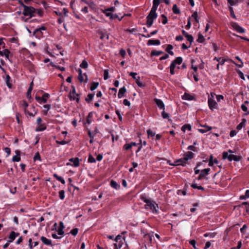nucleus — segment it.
I'll use <instances>...</instances> for the list:
<instances>
[{
    "label": "nucleus",
    "instance_id": "f257e3e1",
    "mask_svg": "<svg viewBox=\"0 0 249 249\" xmlns=\"http://www.w3.org/2000/svg\"><path fill=\"white\" fill-rule=\"evenodd\" d=\"M156 11V9L151 8L150 13L146 17V25L148 28L152 25L154 20L156 19L158 17Z\"/></svg>",
    "mask_w": 249,
    "mask_h": 249
},
{
    "label": "nucleus",
    "instance_id": "f03ea898",
    "mask_svg": "<svg viewBox=\"0 0 249 249\" xmlns=\"http://www.w3.org/2000/svg\"><path fill=\"white\" fill-rule=\"evenodd\" d=\"M194 154L192 152H188L184 154L183 158L177 160L175 162L176 165H182L184 166L187 160L189 159H192L194 157Z\"/></svg>",
    "mask_w": 249,
    "mask_h": 249
},
{
    "label": "nucleus",
    "instance_id": "7ed1b4c3",
    "mask_svg": "<svg viewBox=\"0 0 249 249\" xmlns=\"http://www.w3.org/2000/svg\"><path fill=\"white\" fill-rule=\"evenodd\" d=\"M145 208L146 209H149L153 213H158V205L154 200H151L147 204H145Z\"/></svg>",
    "mask_w": 249,
    "mask_h": 249
},
{
    "label": "nucleus",
    "instance_id": "20e7f679",
    "mask_svg": "<svg viewBox=\"0 0 249 249\" xmlns=\"http://www.w3.org/2000/svg\"><path fill=\"white\" fill-rule=\"evenodd\" d=\"M215 94L211 92V97H209L208 103V106L210 109L213 111L214 109H217L218 107V105L216 101L214 100V95Z\"/></svg>",
    "mask_w": 249,
    "mask_h": 249
},
{
    "label": "nucleus",
    "instance_id": "39448f33",
    "mask_svg": "<svg viewBox=\"0 0 249 249\" xmlns=\"http://www.w3.org/2000/svg\"><path fill=\"white\" fill-rule=\"evenodd\" d=\"M182 62V58L181 57H178L174 60L172 61L170 66V72L172 75L175 74L174 69L176 65H180Z\"/></svg>",
    "mask_w": 249,
    "mask_h": 249
},
{
    "label": "nucleus",
    "instance_id": "423d86ee",
    "mask_svg": "<svg viewBox=\"0 0 249 249\" xmlns=\"http://www.w3.org/2000/svg\"><path fill=\"white\" fill-rule=\"evenodd\" d=\"M35 13V9L32 6L24 5L23 14L25 16L32 17Z\"/></svg>",
    "mask_w": 249,
    "mask_h": 249
},
{
    "label": "nucleus",
    "instance_id": "0eeeda50",
    "mask_svg": "<svg viewBox=\"0 0 249 249\" xmlns=\"http://www.w3.org/2000/svg\"><path fill=\"white\" fill-rule=\"evenodd\" d=\"M115 243H114V249H120L122 246V237L120 235H118L115 238Z\"/></svg>",
    "mask_w": 249,
    "mask_h": 249
},
{
    "label": "nucleus",
    "instance_id": "6e6552de",
    "mask_svg": "<svg viewBox=\"0 0 249 249\" xmlns=\"http://www.w3.org/2000/svg\"><path fill=\"white\" fill-rule=\"evenodd\" d=\"M49 96V94L45 93L41 97L36 96L35 99L39 104L45 103H46Z\"/></svg>",
    "mask_w": 249,
    "mask_h": 249
},
{
    "label": "nucleus",
    "instance_id": "1a4fd4ad",
    "mask_svg": "<svg viewBox=\"0 0 249 249\" xmlns=\"http://www.w3.org/2000/svg\"><path fill=\"white\" fill-rule=\"evenodd\" d=\"M46 30V28L44 26H42L40 28H36L35 30L34 31V35L36 37L39 38L43 35V33L42 32V31H44Z\"/></svg>",
    "mask_w": 249,
    "mask_h": 249
},
{
    "label": "nucleus",
    "instance_id": "9d476101",
    "mask_svg": "<svg viewBox=\"0 0 249 249\" xmlns=\"http://www.w3.org/2000/svg\"><path fill=\"white\" fill-rule=\"evenodd\" d=\"M210 171V168H206L201 170L200 174L198 177V179L201 180L202 178H205V177L209 174Z\"/></svg>",
    "mask_w": 249,
    "mask_h": 249
},
{
    "label": "nucleus",
    "instance_id": "9b49d317",
    "mask_svg": "<svg viewBox=\"0 0 249 249\" xmlns=\"http://www.w3.org/2000/svg\"><path fill=\"white\" fill-rule=\"evenodd\" d=\"M78 94L76 93L75 89L73 88L72 91L70 93V100H76L77 102H79L80 99L78 98Z\"/></svg>",
    "mask_w": 249,
    "mask_h": 249
},
{
    "label": "nucleus",
    "instance_id": "f8f14e48",
    "mask_svg": "<svg viewBox=\"0 0 249 249\" xmlns=\"http://www.w3.org/2000/svg\"><path fill=\"white\" fill-rule=\"evenodd\" d=\"M155 103L158 107L160 109H165V106L163 102L160 100L159 99H155L154 100Z\"/></svg>",
    "mask_w": 249,
    "mask_h": 249
},
{
    "label": "nucleus",
    "instance_id": "ddd939ff",
    "mask_svg": "<svg viewBox=\"0 0 249 249\" xmlns=\"http://www.w3.org/2000/svg\"><path fill=\"white\" fill-rule=\"evenodd\" d=\"M82 71L81 69L78 70V80L80 82H83L85 81L84 78V75L86 76L85 81L87 82L88 81V77L86 73H84V75L82 74Z\"/></svg>",
    "mask_w": 249,
    "mask_h": 249
},
{
    "label": "nucleus",
    "instance_id": "4468645a",
    "mask_svg": "<svg viewBox=\"0 0 249 249\" xmlns=\"http://www.w3.org/2000/svg\"><path fill=\"white\" fill-rule=\"evenodd\" d=\"M234 155L233 154H228V152H224L222 154V158L223 159H227L229 161H231L232 160V159L234 157Z\"/></svg>",
    "mask_w": 249,
    "mask_h": 249
},
{
    "label": "nucleus",
    "instance_id": "2eb2a0df",
    "mask_svg": "<svg viewBox=\"0 0 249 249\" xmlns=\"http://www.w3.org/2000/svg\"><path fill=\"white\" fill-rule=\"evenodd\" d=\"M147 45H159L160 44V41L158 39H149L147 43Z\"/></svg>",
    "mask_w": 249,
    "mask_h": 249
},
{
    "label": "nucleus",
    "instance_id": "dca6fc26",
    "mask_svg": "<svg viewBox=\"0 0 249 249\" xmlns=\"http://www.w3.org/2000/svg\"><path fill=\"white\" fill-rule=\"evenodd\" d=\"M19 235L18 233H16L15 231H12L11 232L9 236V239H10L8 242H11L13 241L16 237L18 236Z\"/></svg>",
    "mask_w": 249,
    "mask_h": 249
},
{
    "label": "nucleus",
    "instance_id": "f3484780",
    "mask_svg": "<svg viewBox=\"0 0 249 249\" xmlns=\"http://www.w3.org/2000/svg\"><path fill=\"white\" fill-rule=\"evenodd\" d=\"M234 29L239 33H245V30L238 24L235 23L233 26Z\"/></svg>",
    "mask_w": 249,
    "mask_h": 249
},
{
    "label": "nucleus",
    "instance_id": "a211bd4d",
    "mask_svg": "<svg viewBox=\"0 0 249 249\" xmlns=\"http://www.w3.org/2000/svg\"><path fill=\"white\" fill-rule=\"evenodd\" d=\"M126 89L124 87H123V88L120 89L118 94V97L119 98H121L122 97H123L124 95V94L126 92Z\"/></svg>",
    "mask_w": 249,
    "mask_h": 249
},
{
    "label": "nucleus",
    "instance_id": "6ab92c4d",
    "mask_svg": "<svg viewBox=\"0 0 249 249\" xmlns=\"http://www.w3.org/2000/svg\"><path fill=\"white\" fill-rule=\"evenodd\" d=\"M69 161L73 163V165L74 167H78L79 165V160L78 158H71Z\"/></svg>",
    "mask_w": 249,
    "mask_h": 249
},
{
    "label": "nucleus",
    "instance_id": "aec40b11",
    "mask_svg": "<svg viewBox=\"0 0 249 249\" xmlns=\"http://www.w3.org/2000/svg\"><path fill=\"white\" fill-rule=\"evenodd\" d=\"M5 82L7 87L11 89L12 88L11 78L10 76L7 74L5 77Z\"/></svg>",
    "mask_w": 249,
    "mask_h": 249
},
{
    "label": "nucleus",
    "instance_id": "412c9836",
    "mask_svg": "<svg viewBox=\"0 0 249 249\" xmlns=\"http://www.w3.org/2000/svg\"><path fill=\"white\" fill-rule=\"evenodd\" d=\"M41 240L45 245L48 246L52 245V241L44 236H42L41 237Z\"/></svg>",
    "mask_w": 249,
    "mask_h": 249
},
{
    "label": "nucleus",
    "instance_id": "4be33fe9",
    "mask_svg": "<svg viewBox=\"0 0 249 249\" xmlns=\"http://www.w3.org/2000/svg\"><path fill=\"white\" fill-rule=\"evenodd\" d=\"M214 60H216V61L218 62L219 64L221 65H223L225 62H226L227 60L226 59H224L222 57H215L213 58Z\"/></svg>",
    "mask_w": 249,
    "mask_h": 249
},
{
    "label": "nucleus",
    "instance_id": "5701e85b",
    "mask_svg": "<svg viewBox=\"0 0 249 249\" xmlns=\"http://www.w3.org/2000/svg\"><path fill=\"white\" fill-rule=\"evenodd\" d=\"M80 2L81 3H84L85 4H87L91 8H93V7H94V2L92 1H91V0L88 1L87 0H81Z\"/></svg>",
    "mask_w": 249,
    "mask_h": 249
},
{
    "label": "nucleus",
    "instance_id": "b1692460",
    "mask_svg": "<svg viewBox=\"0 0 249 249\" xmlns=\"http://www.w3.org/2000/svg\"><path fill=\"white\" fill-rule=\"evenodd\" d=\"M182 99L186 100H193L194 99L193 96L188 94V93H185L183 96H182Z\"/></svg>",
    "mask_w": 249,
    "mask_h": 249
},
{
    "label": "nucleus",
    "instance_id": "393cba45",
    "mask_svg": "<svg viewBox=\"0 0 249 249\" xmlns=\"http://www.w3.org/2000/svg\"><path fill=\"white\" fill-rule=\"evenodd\" d=\"M160 2H161L160 0H153V6L151 8L157 10Z\"/></svg>",
    "mask_w": 249,
    "mask_h": 249
},
{
    "label": "nucleus",
    "instance_id": "a878e982",
    "mask_svg": "<svg viewBox=\"0 0 249 249\" xmlns=\"http://www.w3.org/2000/svg\"><path fill=\"white\" fill-rule=\"evenodd\" d=\"M110 184L111 187L115 189L116 190H117L120 188V185L115 181L111 180Z\"/></svg>",
    "mask_w": 249,
    "mask_h": 249
},
{
    "label": "nucleus",
    "instance_id": "bb28decb",
    "mask_svg": "<svg viewBox=\"0 0 249 249\" xmlns=\"http://www.w3.org/2000/svg\"><path fill=\"white\" fill-rule=\"evenodd\" d=\"M186 130L190 131L191 130V126L189 124H185L181 127V130L185 132Z\"/></svg>",
    "mask_w": 249,
    "mask_h": 249
},
{
    "label": "nucleus",
    "instance_id": "cd10ccee",
    "mask_svg": "<svg viewBox=\"0 0 249 249\" xmlns=\"http://www.w3.org/2000/svg\"><path fill=\"white\" fill-rule=\"evenodd\" d=\"M163 52L161 51H156L154 50L152 51L151 53V56H159L161 54H162Z\"/></svg>",
    "mask_w": 249,
    "mask_h": 249
},
{
    "label": "nucleus",
    "instance_id": "c85d7f7f",
    "mask_svg": "<svg viewBox=\"0 0 249 249\" xmlns=\"http://www.w3.org/2000/svg\"><path fill=\"white\" fill-rule=\"evenodd\" d=\"M191 186L193 188V189H197L198 190H204V188L201 186H198L197 185V184L195 182H194L193 183Z\"/></svg>",
    "mask_w": 249,
    "mask_h": 249
},
{
    "label": "nucleus",
    "instance_id": "c756f323",
    "mask_svg": "<svg viewBox=\"0 0 249 249\" xmlns=\"http://www.w3.org/2000/svg\"><path fill=\"white\" fill-rule=\"evenodd\" d=\"M172 10L175 14H179L180 13L179 9L178 7L176 4H174L173 5Z\"/></svg>",
    "mask_w": 249,
    "mask_h": 249
},
{
    "label": "nucleus",
    "instance_id": "7c9ffc66",
    "mask_svg": "<svg viewBox=\"0 0 249 249\" xmlns=\"http://www.w3.org/2000/svg\"><path fill=\"white\" fill-rule=\"evenodd\" d=\"M103 12L107 17H109L110 19H113V14L111 12H109L107 9H105Z\"/></svg>",
    "mask_w": 249,
    "mask_h": 249
},
{
    "label": "nucleus",
    "instance_id": "2f4dec72",
    "mask_svg": "<svg viewBox=\"0 0 249 249\" xmlns=\"http://www.w3.org/2000/svg\"><path fill=\"white\" fill-rule=\"evenodd\" d=\"M92 114L91 112L89 113L86 119V124H90L92 122Z\"/></svg>",
    "mask_w": 249,
    "mask_h": 249
},
{
    "label": "nucleus",
    "instance_id": "473e14b6",
    "mask_svg": "<svg viewBox=\"0 0 249 249\" xmlns=\"http://www.w3.org/2000/svg\"><path fill=\"white\" fill-rule=\"evenodd\" d=\"M205 41V38L204 36L200 33L198 34V38L197 39V41L199 43H202L204 42Z\"/></svg>",
    "mask_w": 249,
    "mask_h": 249
},
{
    "label": "nucleus",
    "instance_id": "72a5a7b5",
    "mask_svg": "<svg viewBox=\"0 0 249 249\" xmlns=\"http://www.w3.org/2000/svg\"><path fill=\"white\" fill-rule=\"evenodd\" d=\"M249 104V101H246L244 102V104L242 105L241 106V108L243 111L246 112L248 111V107L246 106L247 105Z\"/></svg>",
    "mask_w": 249,
    "mask_h": 249
},
{
    "label": "nucleus",
    "instance_id": "f704fd0d",
    "mask_svg": "<svg viewBox=\"0 0 249 249\" xmlns=\"http://www.w3.org/2000/svg\"><path fill=\"white\" fill-rule=\"evenodd\" d=\"M141 199L144 202L146 203V204H147L151 200L150 199H148L146 197V196L144 195H142L141 196Z\"/></svg>",
    "mask_w": 249,
    "mask_h": 249
},
{
    "label": "nucleus",
    "instance_id": "c9c22d12",
    "mask_svg": "<svg viewBox=\"0 0 249 249\" xmlns=\"http://www.w3.org/2000/svg\"><path fill=\"white\" fill-rule=\"evenodd\" d=\"M38 127L36 128V131H42L46 129V127L44 124H40V125H38Z\"/></svg>",
    "mask_w": 249,
    "mask_h": 249
},
{
    "label": "nucleus",
    "instance_id": "e433bc0d",
    "mask_svg": "<svg viewBox=\"0 0 249 249\" xmlns=\"http://www.w3.org/2000/svg\"><path fill=\"white\" fill-rule=\"evenodd\" d=\"M99 85V83L98 82H93L91 83V86H90V90L93 91L94 90H95L97 88V87Z\"/></svg>",
    "mask_w": 249,
    "mask_h": 249
},
{
    "label": "nucleus",
    "instance_id": "4c0bfd02",
    "mask_svg": "<svg viewBox=\"0 0 249 249\" xmlns=\"http://www.w3.org/2000/svg\"><path fill=\"white\" fill-rule=\"evenodd\" d=\"M216 233L215 232H207L204 234V236L206 237H209L210 238H213L215 237Z\"/></svg>",
    "mask_w": 249,
    "mask_h": 249
},
{
    "label": "nucleus",
    "instance_id": "58836bf2",
    "mask_svg": "<svg viewBox=\"0 0 249 249\" xmlns=\"http://www.w3.org/2000/svg\"><path fill=\"white\" fill-rule=\"evenodd\" d=\"M206 128H207L206 129H198V131L201 133H204L208 131L212 130V127L211 126H207Z\"/></svg>",
    "mask_w": 249,
    "mask_h": 249
},
{
    "label": "nucleus",
    "instance_id": "ea45409f",
    "mask_svg": "<svg viewBox=\"0 0 249 249\" xmlns=\"http://www.w3.org/2000/svg\"><path fill=\"white\" fill-rule=\"evenodd\" d=\"M136 83L139 87H142L143 86V84L141 81V78L140 76H137V79L135 80Z\"/></svg>",
    "mask_w": 249,
    "mask_h": 249
},
{
    "label": "nucleus",
    "instance_id": "a19ab883",
    "mask_svg": "<svg viewBox=\"0 0 249 249\" xmlns=\"http://www.w3.org/2000/svg\"><path fill=\"white\" fill-rule=\"evenodd\" d=\"M229 9L230 12L231 16L234 19H236V17L234 13L233 8L231 6L229 7Z\"/></svg>",
    "mask_w": 249,
    "mask_h": 249
},
{
    "label": "nucleus",
    "instance_id": "79ce46f5",
    "mask_svg": "<svg viewBox=\"0 0 249 249\" xmlns=\"http://www.w3.org/2000/svg\"><path fill=\"white\" fill-rule=\"evenodd\" d=\"M93 97L94 94H89L88 95V97L86 98L85 100L88 103H89L91 101H92Z\"/></svg>",
    "mask_w": 249,
    "mask_h": 249
},
{
    "label": "nucleus",
    "instance_id": "37998d69",
    "mask_svg": "<svg viewBox=\"0 0 249 249\" xmlns=\"http://www.w3.org/2000/svg\"><path fill=\"white\" fill-rule=\"evenodd\" d=\"M192 17L194 18L196 22H199V18L196 11L192 15Z\"/></svg>",
    "mask_w": 249,
    "mask_h": 249
},
{
    "label": "nucleus",
    "instance_id": "c03bdc74",
    "mask_svg": "<svg viewBox=\"0 0 249 249\" xmlns=\"http://www.w3.org/2000/svg\"><path fill=\"white\" fill-rule=\"evenodd\" d=\"M161 22L163 24H165L167 23L168 20L167 17L163 14L161 15Z\"/></svg>",
    "mask_w": 249,
    "mask_h": 249
},
{
    "label": "nucleus",
    "instance_id": "a18cd8bd",
    "mask_svg": "<svg viewBox=\"0 0 249 249\" xmlns=\"http://www.w3.org/2000/svg\"><path fill=\"white\" fill-rule=\"evenodd\" d=\"M161 115L163 119H169V118L170 117V114L169 113H166L164 110H163L161 113Z\"/></svg>",
    "mask_w": 249,
    "mask_h": 249
},
{
    "label": "nucleus",
    "instance_id": "49530a36",
    "mask_svg": "<svg viewBox=\"0 0 249 249\" xmlns=\"http://www.w3.org/2000/svg\"><path fill=\"white\" fill-rule=\"evenodd\" d=\"M10 53V52L9 50H8L7 49H5L3 51V56H5L6 58L7 59H9V55Z\"/></svg>",
    "mask_w": 249,
    "mask_h": 249
},
{
    "label": "nucleus",
    "instance_id": "de8ad7c7",
    "mask_svg": "<svg viewBox=\"0 0 249 249\" xmlns=\"http://www.w3.org/2000/svg\"><path fill=\"white\" fill-rule=\"evenodd\" d=\"M59 197L60 199L63 200L65 198V191L64 190H61L59 192Z\"/></svg>",
    "mask_w": 249,
    "mask_h": 249
},
{
    "label": "nucleus",
    "instance_id": "09e8293b",
    "mask_svg": "<svg viewBox=\"0 0 249 249\" xmlns=\"http://www.w3.org/2000/svg\"><path fill=\"white\" fill-rule=\"evenodd\" d=\"M88 66V64L86 60H83L81 64H80V67L83 69L87 68Z\"/></svg>",
    "mask_w": 249,
    "mask_h": 249
},
{
    "label": "nucleus",
    "instance_id": "8fccbe9b",
    "mask_svg": "<svg viewBox=\"0 0 249 249\" xmlns=\"http://www.w3.org/2000/svg\"><path fill=\"white\" fill-rule=\"evenodd\" d=\"M228 3L230 4L231 6L236 5L238 1L237 0H227Z\"/></svg>",
    "mask_w": 249,
    "mask_h": 249
},
{
    "label": "nucleus",
    "instance_id": "3c124183",
    "mask_svg": "<svg viewBox=\"0 0 249 249\" xmlns=\"http://www.w3.org/2000/svg\"><path fill=\"white\" fill-rule=\"evenodd\" d=\"M32 88H29L27 92L26 96L27 98L28 99L31 98V92H32Z\"/></svg>",
    "mask_w": 249,
    "mask_h": 249
},
{
    "label": "nucleus",
    "instance_id": "603ef678",
    "mask_svg": "<svg viewBox=\"0 0 249 249\" xmlns=\"http://www.w3.org/2000/svg\"><path fill=\"white\" fill-rule=\"evenodd\" d=\"M213 160H213V155H211L210 156V159H209V163H208V165L209 166H213Z\"/></svg>",
    "mask_w": 249,
    "mask_h": 249
},
{
    "label": "nucleus",
    "instance_id": "864d4df0",
    "mask_svg": "<svg viewBox=\"0 0 249 249\" xmlns=\"http://www.w3.org/2000/svg\"><path fill=\"white\" fill-rule=\"evenodd\" d=\"M20 160V157L19 156L15 155L12 158V161H16L18 162Z\"/></svg>",
    "mask_w": 249,
    "mask_h": 249
},
{
    "label": "nucleus",
    "instance_id": "5fc2aeb1",
    "mask_svg": "<svg viewBox=\"0 0 249 249\" xmlns=\"http://www.w3.org/2000/svg\"><path fill=\"white\" fill-rule=\"evenodd\" d=\"M88 162L90 163H94L96 162V160L93 157L89 155L88 158Z\"/></svg>",
    "mask_w": 249,
    "mask_h": 249
},
{
    "label": "nucleus",
    "instance_id": "6e6d98bb",
    "mask_svg": "<svg viewBox=\"0 0 249 249\" xmlns=\"http://www.w3.org/2000/svg\"><path fill=\"white\" fill-rule=\"evenodd\" d=\"M78 230L77 228H74L72 230H71L70 233L74 236H75L78 233Z\"/></svg>",
    "mask_w": 249,
    "mask_h": 249
},
{
    "label": "nucleus",
    "instance_id": "4d7b16f0",
    "mask_svg": "<svg viewBox=\"0 0 249 249\" xmlns=\"http://www.w3.org/2000/svg\"><path fill=\"white\" fill-rule=\"evenodd\" d=\"M104 78L107 80L108 78V70H105L104 71Z\"/></svg>",
    "mask_w": 249,
    "mask_h": 249
},
{
    "label": "nucleus",
    "instance_id": "13d9d810",
    "mask_svg": "<svg viewBox=\"0 0 249 249\" xmlns=\"http://www.w3.org/2000/svg\"><path fill=\"white\" fill-rule=\"evenodd\" d=\"M186 37L187 38V40L190 42V44L193 42L194 38L192 35H188Z\"/></svg>",
    "mask_w": 249,
    "mask_h": 249
},
{
    "label": "nucleus",
    "instance_id": "bf43d9fd",
    "mask_svg": "<svg viewBox=\"0 0 249 249\" xmlns=\"http://www.w3.org/2000/svg\"><path fill=\"white\" fill-rule=\"evenodd\" d=\"M123 148L124 149L126 150H128L132 148V147L130 143H126L124 145Z\"/></svg>",
    "mask_w": 249,
    "mask_h": 249
},
{
    "label": "nucleus",
    "instance_id": "052dcab7",
    "mask_svg": "<svg viewBox=\"0 0 249 249\" xmlns=\"http://www.w3.org/2000/svg\"><path fill=\"white\" fill-rule=\"evenodd\" d=\"M245 124L244 122L240 123L239 124H238L236 126V129L238 130H241L242 127L245 126Z\"/></svg>",
    "mask_w": 249,
    "mask_h": 249
},
{
    "label": "nucleus",
    "instance_id": "680f3d73",
    "mask_svg": "<svg viewBox=\"0 0 249 249\" xmlns=\"http://www.w3.org/2000/svg\"><path fill=\"white\" fill-rule=\"evenodd\" d=\"M137 31V29L136 28H132L131 29H127L126 30V32H129L131 34H133L135 32H136Z\"/></svg>",
    "mask_w": 249,
    "mask_h": 249
},
{
    "label": "nucleus",
    "instance_id": "e2e57ef3",
    "mask_svg": "<svg viewBox=\"0 0 249 249\" xmlns=\"http://www.w3.org/2000/svg\"><path fill=\"white\" fill-rule=\"evenodd\" d=\"M21 107L24 108V110L26 109V108L28 107V104L24 100L22 101Z\"/></svg>",
    "mask_w": 249,
    "mask_h": 249
},
{
    "label": "nucleus",
    "instance_id": "0e129e2a",
    "mask_svg": "<svg viewBox=\"0 0 249 249\" xmlns=\"http://www.w3.org/2000/svg\"><path fill=\"white\" fill-rule=\"evenodd\" d=\"M43 107L46 109V110L44 111L45 113L46 114L49 110H50L51 108V106L50 105H45L43 106Z\"/></svg>",
    "mask_w": 249,
    "mask_h": 249
},
{
    "label": "nucleus",
    "instance_id": "69168bd1",
    "mask_svg": "<svg viewBox=\"0 0 249 249\" xmlns=\"http://www.w3.org/2000/svg\"><path fill=\"white\" fill-rule=\"evenodd\" d=\"M242 205H245L247 212L249 213V203L248 202H244L242 203Z\"/></svg>",
    "mask_w": 249,
    "mask_h": 249
},
{
    "label": "nucleus",
    "instance_id": "338daca9",
    "mask_svg": "<svg viewBox=\"0 0 249 249\" xmlns=\"http://www.w3.org/2000/svg\"><path fill=\"white\" fill-rule=\"evenodd\" d=\"M147 133L148 136H150L151 137H153L155 135V133L153 132L150 129H148L147 130Z\"/></svg>",
    "mask_w": 249,
    "mask_h": 249
},
{
    "label": "nucleus",
    "instance_id": "774afa93",
    "mask_svg": "<svg viewBox=\"0 0 249 249\" xmlns=\"http://www.w3.org/2000/svg\"><path fill=\"white\" fill-rule=\"evenodd\" d=\"M129 75L132 76V77L134 79V80H136L137 78V73L136 72H131L130 73H129Z\"/></svg>",
    "mask_w": 249,
    "mask_h": 249
}]
</instances>
